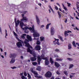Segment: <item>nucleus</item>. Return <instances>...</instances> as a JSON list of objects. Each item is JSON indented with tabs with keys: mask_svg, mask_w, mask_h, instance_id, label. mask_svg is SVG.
I'll list each match as a JSON object with an SVG mask.
<instances>
[{
	"mask_svg": "<svg viewBox=\"0 0 79 79\" xmlns=\"http://www.w3.org/2000/svg\"><path fill=\"white\" fill-rule=\"evenodd\" d=\"M10 55V58H12L11 61L10 62V63L11 64L14 63L15 62V58L16 57V54L15 53L11 54Z\"/></svg>",
	"mask_w": 79,
	"mask_h": 79,
	"instance_id": "nucleus-1",
	"label": "nucleus"
},
{
	"mask_svg": "<svg viewBox=\"0 0 79 79\" xmlns=\"http://www.w3.org/2000/svg\"><path fill=\"white\" fill-rule=\"evenodd\" d=\"M27 39H26L24 41V44H29V41H32V38H31V36L29 35H27Z\"/></svg>",
	"mask_w": 79,
	"mask_h": 79,
	"instance_id": "nucleus-2",
	"label": "nucleus"
},
{
	"mask_svg": "<svg viewBox=\"0 0 79 79\" xmlns=\"http://www.w3.org/2000/svg\"><path fill=\"white\" fill-rule=\"evenodd\" d=\"M26 47H28L27 48V52H29L30 54L32 55V53H34V52L32 53L31 50L30 49V48H31V49H32V47L30 45V44H25Z\"/></svg>",
	"mask_w": 79,
	"mask_h": 79,
	"instance_id": "nucleus-3",
	"label": "nucleus"
},
{
	"mask_svg": "<svg viewBox=\"0 0 79 79\" xmlns=\"http://www.w3.org/2000/svg\"><path fill=\"white\" fill-rule=\"evenodd\" d=\"M23 29L24 31H26V30H27V29H29L31 31H32L33 32H34L35 31V30H34V26L32 27H27L23 28Z\"/></svg>",
	"mask_w": 79,
	"mask_h": 79,
	"instance_id": "nucleus-4",
	"label": "nucleus"
},
{
	"mask_svg": "<svg viewBox=\"0 0 79 79\" xmlns=\"http://www.w3.org/2000/svg\"><path fill=\"white\" fill-rule=\"evenodd\" d=\"M52 76V73L49 71L47 72L45 74V77L47 78L51 77Z\"/></svg>",
	"mask_w": 79,
	"mask_h": 79,
	"instance_id": "nucleus-5",
	"label": "nucleus"
},
{
	"mask_svg": "<svg viewBox=\"0 0 79 79\" xmlns=\"http://www.w3.org/2000/svg\"><path fill=\"white\" fill-rule=\"evenodd\" d=\"M32 55L34 57H32L30 58L31 60V61H34L37 60V58H36V57H37L36 54H35V53H33Z\"/></svg>",
	"mask_w": 79,
	"mask_h": 79,
	"instance_id": "nucleus-6",
	"label": "nucleus"
},
{
	"mask_svg": "<svg viewBox=\"0 0 79 79\" xmlns=\"http://www.w3.org/2000/svg\"><path fill=\"white\" fill-rule=\"evenodd\" d=\"M23 43H24V42H23V41H19V42H18L17 43L16 45L17 46V47H18V48H20V47H22V46H23V45H22V43L23 44Z\"/></svg>",
	"mask_w": 79,
	"mask_h": 79,
	"instance_id": "nucleus-7",
	"label": "nucleus"
},
{
	"mask_svg": "<svg viewBox=\"0 0 79 79\" xmlns=\"http://www.w3.org/2000/svg\"><path fill=\"white\" fill-rule=\"evenodd\" d=\"M14 21L15 23V27H17L18 25L19 24V20H17V21H16V18H15V19Z\"/></svg>",
	"mask_w": 79,
	"mask_h": 79,
	"instance_id": "nucleus-8",
	"label": "nucleus"
},
{
	"mask_svg": "<svg viewBox=\"0 0 79 79\" xmlns=\"http://www.w3.org/2000/svg\"><path fill=\"white\" fill-rule=\"evenodd\" d=\"M42 59L44 60H45V64L46 65H48V64H49V61H48V58L47 57L43 58Z\"/></svg>",
	"mask_w": 79,
	"mask_h": 79,
	"instance_id": "nucleus-9",
	"label": "nucleus"
},
{
	"mask_svg": "<svg viewBox=\"0 0 79 79\" xmlns=\"http://www.w3.org/2000/svg\"><path fill=\"white\" fill-rule=\"evenodd\" d=\"M33 35L34 37H39V36H40V35H39V34H38V33L35 32V31L34 32H33Z\"/></svg>",
	"mask_w": 79,
	"mask_h": 79,
	"instance_id": "nucleus-10",
	"label": "nucleus"
},
{
	"mask_svg": "<svg viewBox=\"0 0 79 79\" xmlns=\"http://www.w3.org/2000/svg\"><path fill=\"white\" fill-rule=\"evenodd\" d=\"M55 40L53 41L54 44L55 45H56V44H57V45H60V43H59V42H58V41H59V40L58 39H56L55 38Z\"/></svg>",
	"mask_w": 79,
	"mask_h": 79,
	"instance_id": "nucleus-11",
	"label": "nucleus"
},
{
	"mask_svg": "<svg viewBox=\"0 0 79 79\" xmlns=\"http://www.w3.org/2000/svg\"><path fill=\"white\" fill-rule=\"evenodd\" d=\"M41 48L40 47V46L39 45H36L35 47V49L36 50H37V51H39V50H40Z\"/></svg>",
	"mask_w": 79,
	"mask_h": 79,
	"instance_id": "nucleus-12",
	"label": "nucleus"
},
{
	"mask_svg": "<svg viewBox=\"0 0 79 79\" xmlns=\"http://www.w3.org/2000/svg\"><path fill=\"white\" fill-rule=\"evenodd\" d=\"M19 25L21 28H22V29H23V26L24 25V23H23V21H21V20H20V21H19Z\"/></svg>",
	"mask_w": 79,
	"mask_h": 79,
	"instance_id": "nucleus-13",
	"label": "nucleus"
},
{
	"mask_svg": "<svg viewBox=\"0 0 79 79\" xmlns=\"http://www.w3.org/2000/svg\"><path fill=\"white\" fill-rule=\"evenodd\" d=\"M54 65L56 68H59V67L60 66V64H59L58 62H54Z\"/></svg>",
	"mask_w": 79,
	"mask_h": 79,
	"instance_id": "nucleus-14",
	"label": "nucleus"
},
{
	"mask_svg": "<svg viewBox=\"0 0 79 79\" xmlns=\"http://www.w3.org/2000/svg\"><path fill=\"white\" fill-rule=\"evenodd\" d=\"M51 34L52 35H54L55 33V31H54V28L52 27L51 29Z\"/></svg>",
	"mask_w": 79,
	"mask_h": 79,
	"instance_id": "nucleus-15",
	"label": "nucleus"
},
{
	"mask_svg": "<svg viewBox=\"0 0 79 79\" xmlns=\"http://www.w3.org/2000/svg\"><path fill=\"white\" fill-rule=\"evenodd\" d=\"M36 18L37 23L38 24H40V20H39V17H38V16H37V15H36Z\"/></svg>",
	"mask_w": 79,
	"mask_h": 79,
	"instance_id": "nucleus-16",
	"label": "nucleus"
},
{
	"mask_svg": "<svg viewBox=\"0 0 79 79\" xmlns=\"http://www.w3.org/2000/svg\"><path fill=\"white\" fill-rule=\"evenodd\" d=\"M28 20V19H27V17H23L22 19H20V21H27Z\"/></svg>",
	"mask_w": 79,
	"mask_h": 79,
	"instance_id": "nucleus-17",
	"label": "nucleus"
},
{
	"mask_svg": "<svg viewBox=\"0 0 79 79\" xmlns=\"http://www.w3.org/2000/svg\"><path fill=\"white\" fill-rule=\"evenodd\" d=\"M26 36V34H23L21 35V37L23 39H25V36Z\"/></svg>",
	"mask_w": 79,
	"mask_h": 79,
	"instance_id": "nucleus-18",
	"label": "nucleus"
},
{
	"mask_svg": "<svg viewBox=\"0 0 79 79\" xmlns=\"http://www.w3.org/2000/svg\"><path fill=\"white\" fill-rule=\"evenodd\" d=\"M35 77L36 78H37V79H42V77L41 76H38L37 75L35 76Z\"/></svg>",
	"mask_w": 79,
	"mask_h": 79,
	"instance_id": "nucleus-19",
	"label": "nucleus"
},
{
	"mask_svg": "<svg viewBox=\"0 0 79 79\" xmlns=\"http://www.w3.org/2000/svg\"><path fill=\"white\" fill-rule=\"evenodd\" d=\"M68 48L69 50H71V49L72 48V46L71 44H69L68 45Z\"/></svg>",
	"mask_w": 79,
	"mask_h": 79,
	"instance_id": "nucleus-20",
	"label": "nucleus"
},
{
	"mask_svg": "<svg viewBox=\"0 0 79 79\" xmlns=\"http://www.w3.org/2000/svg\"><path fill=\"white\" fill-rule=\"evenodd\" d=\"M50 60L51 64H53L54 63V61H53V60H52V57L50 58Z\"/></svg>",
	"mask_w": 79,
	"mask_h": 79,
	"instance_id": "nucleus-21",
	"label": "nucleus"
},
{
	"mask_svg": "<svg viewBox=\"0 0 79 79\" xmlns=\"http://www.w3.org/2000/svg\"><path fill=\"white\" fill-rule=\"evenodd\" d=\"M63 59H59V58H56V61H62V60H63Z\"/></svg>",
	"mask_w": 79,
	"mask_h": 79,
	"instance_id": "nucleus-22",
	"label": "nucleus"
},
{
	"mask_svg": "<svg viewBox=\"0 0 79 79\" xmlns=\"http://www.w3.org/2000/svg\"><path fill=\"white\" fill-rule=\"evenodd\" d=\"M58 38H59V39H60V40H61L62 41V42H63V41H64V40H63V38H62L61 37V36H60V35H58Z\"/></svg>",
	"mask_w": 79,
	"mask_h": 79,
	"instance_id": "nucleus-23",
	"label": "nucleus"
},
{
	"mask_svg": "<svg viewBox=\"0 0 79 79\" xmlns=\"http://www.w3.org/2000/svg\"><path fill=\"white\" fill-rule=\"evenodd\" d=\"M40 41H44V39H45V37L42 36L40 37Z\"/></svg>",
	"mask_w": 79,
	"mask_h": 79,
	"instance_id": "nucleus-24",
	"label": "nucleus"
},
{
	"mask_svg": "<svg viewBox=\"0 0 79 79\" xmlns=\"http://www.w3.org/2000/svg\"><path fill=\"white\" fill-rule=\"evenodd\" d=\"M57 13L59 15V18H61V14H60V11H58Z\"/></svg>",
	"mask_w": 79,
	"mask_h": 79,
	"instance_id": "nucleus-25",
	"label": "nucleus"
},
{
	"mask_svg": "<svg viewBox=\"0 0 79 79\" xmlns=\"http://www.w3.org/2000/svg\"><path fill=\"white\" fill-rule=\"evenodd\" d=\"M32 64L33 65H34V66H36V65L37 64V63L36 62H32Z\"/></svg>",
	"mask_w": 79,
	"mask_h": 79,
	"instance_id": "nucleus-26",
	"label": "nucleus"
},
{
	"mask_svg": "<svg viewBox=\"0 0 79 79\" xmlns=\"http://www.w3.org/2000/svg\"><path fill=\"white\" fill-rule=\"evenodd\" d=\"M36 69L38 71H40V69H41V67L40 66H39Z\"/></svg>",
	"mask_w": 79,
	"mask_h": 79,
	"instance_id": "nucleus-27",
	"label": "nucleus"
},
{
	"mask_svg": "<svg viewBox=\"0 0 79 79\" xmlns=\"http://www.w3.org/2000/svg\"><path fill=\"white\" fill-rule=\"evenodd\" d=\"M64 73L66 76H68V72L67 71H64Z\"/></svg>",
	"mask_w": 79,
	"mask_h": 79,
	"instance_id": "nucleus-28",
	"label": "nucleus"
},
{
	"mask_svg": "<svg viewBox=\"0 0 79 79\" xmlns=\"http://www.w3.org/2000/svg\"><path fill=\"white\" fill-rule=\"evenodd\" d=\"M73 66H74V65L73 64H70L69 67V69H71V68H72Z\"/></svg>",
	"mask_w": 79,
	"mask_h": 79,
	"instance_id": "nucleus-29",
	"label": "nucleus"
},
{
	"mask_svg": "<svg viewBox=\"0 0 79 79\" xmlns=\"http://www.w3.org/2000/svg\"><path fill=\"white\" fill-rule=\"evenodd\" d=\"M72 44L75 47H76V43L75 42V41H73L72 43Z\"/></svg>",
	"mask_w": 79,
	"mask_h": 79,
	"instance_id": "nucleus-30",
	"label": "nucleus"
},
{
	"mask_svg": "<svg viewBox=\"0 0 79 79\" xmlns=\"http://www.w3.org/2000/svg\"><path fill=\"white\" fill-rule=\"evenodd\" d=\"M51 24V23H50L49 24H48L46 26V29H48V27H49V25H50Z\"/></svg>",
	"mask_w": 79,
	"mask_h": 79,
	"instance_id": "nucleus-31",
	"label": "nucleus"
},
{
	"mask_svg": "<svg viewBox=\"0 0 79 79\" xmlns=\"http://www.w3.org/2000/svg\"><path fill=\"white\" fill-rule=\"evenodd\" d=\"M21 78L22 79H27V77H25L23 75L21 77Z\"/></svg>",
	"mask_w": 79,
	"mask_h": 79,
	"instance_id": "nucleus-32",
	"label": "nucleus"
},
{
	"mask_svg": "<svg viewBox=\"0 0 79 79\" xmlns=\"http://www.w3.org/2000/svg\"><path fill=\"white\" fill-rule=\"evenodd\" d=\"M37 58L38 61H41V58H40V57L38 56Z\"/></svg>",
	"mask_w": 79,
	"mask_h": 79,
	"instance_id": "nucleus-33",
	"label": "nucleus"
},
{
	"mask_svg": "<svg viewBox=\"0 0 79 79\" xmlns=\"http://www.w3.org/2000/svg\"><path fill=\"white\" fill-rule=\"evenodd\" d=\"M35 75H37L36 76H37L38 75V73H37V72L35 71L33 72V73Z\"/></svg>",
	"mask_w": 79,
	"mask_h": 79,
	"instance_id": "nucleus-34",
	"label": "nucleus"
},
{
	"mask_svg": "<svg viewBox=\"0 0 79 79\" xmlns=\"http://www.w3.org/2000/svg\"><path fill=\"white\" fill-rule=\"evenodd\" d=\"M27 77H29V78L30 79H31V76L30 74H29V73H28L27 74Z\"/></svg>",
	"mask_w": 79,
	"mask_h": 79,
	"instance_id": "nucleus-35",
	"label": "nucleus"
},
{
	"mask_svg": "<svg viewBox=\"0 0 79 79\" xmlns=\"http://www.w3.org/2000/svg\"><path fill=\"white\" fill-rule=\"evenodd\" d=\"M66 32V31H65V33H64V35H65V37H66L67 36H68V34Z\"/></svg>",
	"mask_w": 79,
	"mask_h": 79,
	"instance_id": "nucleus-36",
	"label": "nucleus"
},
{
	"mask_svg": "<svg viewBox=\"0 0 79 79\" xmlns=\"http://www.w3.org/2000/svg\"><path fill=\"white\" fill-rule=\"evenodd\" d=\"M36 44H37V45H40V41H37Z\"/></svg>",
	"mask_w": 79,
	"mask_h": 79,
	"instance_id": "nucleus-37",
	"label": "nucleus"
},
{
	"mask_svg": "<svg viewBox=\"0 0 79 79\" xmlns=\"http://www.w3.org/2000/svg\"><path fill=\"white\" fill-rule=\"evenodd\" d=\"M14 34L15 35L16 38V37H18V36L17 35V34L15 33L14 31Z\"/></svg>",
	"mask_w": 79,
	"mask_h": 79,
	"instance_id": "nucleus-38",
	"label": "nucleus"
},
{
	"mask_svg": "<svg viewBox=\"0 0 79 79\" xmlns=\"http://www.w3.org/2000/svg\"><path fill=\"white\" fill-rule=\"evenodd\" d=\"M16 39H17L18 40V41H19V42H23V41H21V40L19 39L18 37H16Z\"/></svg>",
	"mask_w": 79,
	"mask_h": 79,
	"instance_id": "nucleus-39",
	"label": "nucleus"
},
{
	"mask_svg": "<svg viewBox=\"0 0 79 79\" xmlns=\"http://www.w3.org/2000/svg\"><path fill=\"white\" fill-rule=\"evenodd\" d=\"M67 59V60H69V61H73V59H71V58H68Z\"/></svg>",
	"mask_w": 79,
	"mask_h": 79,
	"instance_id": "nucleus-40",
	"label": "nucleus"
},
{
	"mask_svg": "<svg viewBox=\"0 0 79 79\" xmlns=\"http://www.w3.org/2000/svg\"><path fill=\"white\" fill-rule=\"evenodd\" d=\"M24 75L25 76H27V73H26V71L24 72Z\"/></svg>",
	"mask_w": 79,
	"mask_h": 79,
	"instance_id": "nucleus-41",
	"label": "nucleus"
},
{
	"mask_svg": "<svg viewBox=\"0 0 79 79\" xmlns=\"http://www.w3.org/2000/svg\"><path fill=\"white\" fill-rule=\"evenodd\" d=\"M66 32H67V33H71L72 32V31H70L68 30L66 31Z\"/></svg>",
	"mask_w": 79,
	"mask_h": 79,
	"instance_id": "nucleus-42",
	"label": "nucleus"
},
{
	"mask_svg": "<svg viewBox=\"0 0 79 79\" xmlns=\"http://www.w3.org/2000/svg\"><path fill=\"white\" fill-rule=\"evenodd\" d=\"M41 58H43L42 59H43V58H45V57H44V54L41 55Z\"/></svg>",
	"mask_w": 79,
	"mask_h": 79,
	"instance_id": "nucleus-43",
	"label": "nucleus"
},
{
	"mask_svg": "<svg viewBox=\"0 0 79 79\" xmlns=\"http://www.w3.org/2000/svg\"><path fill=\"white\" fill-rule=\"evenodd\" d=\"M5 34H6V36H7L8 35V34L7 33V31L6 30H5Z\"/></svg>",
	"mask_w": 79,
	"mask_h": 79,
	"instance_id": "nucleus-44",
	"label": "nucleus"
},
{
	"mask_svg": "<svg viewBox=\"0 0 79 79\" xmlns=\"http://www.w3.org/2000/svg\"><path fill=\"white\" fill-rule=\"evenodd\" d=\"M77 9H79V5L77 4Z\"/></svg>",
	"mask_w": 79,
	"mask_h": 79,
	"instance_id": "nucleus-45",
	"label": "nucleus"
},
{
	"mask_svg": "<svg viewBox=\"0 0 79 79\" xmlns=\"http://www.w3.org/2000/svg\"><path fill=\"white\" fill-rule=\"evenodd\" d=\"M64 10H65L66 11H67V10H68V9H67V8H66V7H64Z\"/></svg>",
	"mask_w": 79,
	"mask_h": 79,
	"instance_id": "nucleus-46",
	"label": "nucleus"
},
{
	"mask_svg": "<svg viewBox=\"0 0 79 79\" xmlns=\"http://www.w3.org/2000/svg\"><path fill=\"white\" fill-rule=\"evenodd\" d=\"M67 4L68 5V6H69H69H71V4L70 3H67Z\"/></svg>",
	"mask_w": 79,
	"mask_h": 79,
	"instance_id": "nucleus-47",
	"label": "nucleus"
},
{
	"mask_svg": "<svg viewBox=\"0 0 79 79\" xmlns=\"http://www.w3.org/2000/svg\"><path fill=\"white\" fill-rule=\"evenodd\" d=\"M55 8L56 10H58V7H57V6H56L55 7Z\"/></svg>",
	"mask_w": 79,
	"mask_h": 79,
	"instance_id": "nucleus-48",
	"label": "nucleus"
},
{
	"mask_svg": "<svg viewBox=\"0 0 79 79\" xmlns=\"http://www.w3.org/2000/svg\"><path fill=\"white\" fill-rule=\"evenodd\" d=\"M54 56L55 57H56V58H58V56L56 54L54 55Z\"/></svg>",
	"mask_w": 79,
	"mask_h": 79,
	"instance_id": "nucleus-49",
	"label": "nucleus"
},
{
	"mask_svg": "<svg viewBox=\"0 0 79 79\" xmlns=\"http://www.w3.org/2000/svg\"><path fill=\"white\" fill-rule=\"evenodd\" d=\"M25 14H22V18H23V17H24V15Z\"/></svg>",
	"mask_w": 79,
	"mask_h": 79,
	"instance_id": "nucleus-50",
	"label": "nucleus"
},
{
	"mask_svg": "<svg viewBox=\"0 0 79 79\" xmlns=\"http://www.w3.org/2000/svg\"><path fill=\"white\" fill-rule=\"evenodd\" d=\"M55 52H59V49H56L55 50Z\"/></svg>",
	"mask_w": 79,
	"mask_h": 79,
	"instance_id": "nucleus-51",
	"label": "nucleus"
},
{
	"mask_svg": "<svg viewBox=\"0 0 79 79\" xmlns=\"http://www.w3.org/2000/svg\"><path fill=\"white\" fill-rule=\"evenodd\" d=\"M56 73H57V74H59V75H60V72H58V71H57L56 72Z\"/></svg>",
	"mask_w": 79,
	"mask_h": 79,
	"instance_id": "nucleus-52",
	"label": "nucleus"
},
{
	"mask_svg": "<svg viewBox=\"0 0 79 79\" xmlns=\"http://www.w3.org/2000/svg\"><path fill=\"white\" fill-rule=\"evenodd\" d=\"M41 61H38V64H39V65H40V62Z\"/></svg>",
	"mask_w": 79,
	"mask_h": 79,
	"instance_id": "nucleus-53",
	"label": "nucleus"
},
{
	"mask_svg": "<svg viewBox=\"0 0 79 79\" xmlns=\"http://www.w3.org/2000/svg\"><path fill=\"white\" fill-rule=\"evenodd\" d=\"M11 68H12V69H15V68H16V67H11Z\"/></svg>",
	"mask_w": 79,
	"mask_h": 79,
	"instance_id": "nucleus-54",
	"label": "nucleus"
},
{
	"mask_svg": "<svg viewBox=\"0 0 79 79\" xmlns=\"http://www.w3.org/2000/svg\"><path fill=\"white\" fill-rule=\"evenodd\" d=\"M70 76L69 77L70 79H72V78L73 77V76H72L71 75H70Z\"/></svg>",
	"mask_w": 79,
	"mask_h": 79,
	"instance_id": "nucleus-55",
	"label": "nucleus"
},
{
	"mask_svg": "<svg viewBox=\"0 0 79 79\" xmlns=\"http://www.w3.org/2000/svg\"><path fill=\"white\" fill-rule=\"evenodd\" d=\"M31 72H32V73H33V72L34 71V70L33 69H31Z\"/></svg>",
	"mask_w": 79,
	"mask_h": 79,
	"instance_id": "nucleus-56",
	"label": "nucleus"
},
{
	"mask_svg": "<svg viewBox=\"0 0 79 79\" xmlns=\"http://www.w3.org/2000/svg\"><path fill=\"white\" fill-rule=\"evenodd\" d=\"M67 21H68V20H67V19H65V20L64 21V22L65 23H67Z\"/></svg>",
	"mask_w": 79,
	"mask_h": 79,
	"instance_id": "nucleus-57",
	"label": "nucleus"
},
{
	"mask_svg": "<svg viewBox=\"0 0 79 79\" xmlns=\"http://www.w3.org/2000/svg\"><path fill=\"white\" fill-rule=\"evenodd\" d=\"M15 29H16V32H18V28L15 27Z\"/></svg>",
	"mask_w": 79,
	"mask_h": 79,
	"instance_id": "nucleus-58",
	"label": "nucleus"
},
{
	"mask_svg": "<svg viewBox=\"0 0 79 79\" xmlns=\"http://www.w3.org/2000/svg\"><path fill=\"white\" fill-rule=\"evenodd\" d=\"M50 10H51L53 12V13H54V11H53V9H52V8H51Z\"/></svg>",
	"mask_w": 79,
	"mask_h": 79,
	"instance_id": "nucleus-59",
	"label": "nucleus"
},
{
	"mask_svg": "<svg viewBox=\"0 0 79 79\" xmlns=\"http://www.w3.org/2000/svg\"><path fill=\"white\" fill-rule=\"evenodd\" d=\"M75 29H76L77 30V31H79V29H78V28H77V27H75Z\"/></svg>",
	"mask_w": 79,
	"mask_h": 79,
	"instance_id": "nucleus-60",
	"label": "nucleus"
},
{
	"mask_svg": "<svg viewBox=\"0 0 79 79\" xmlns=\"http://www.w3.org/2000/svg\"><path fill=\"white\" fill-rule=\"evenodd\" d=\"M44 2L45 3H47V2H48V1L46 0H44Z\"/></svg>",
	"mask_w": 79,
	"mask_h": 79,
	"instance_id": "nucleus-61",
	"label": "nucleus"
},
{
	"mask_svg": "<svg viewBox=\"0 0 79 79\" xmlns=\"http://www.w3.org/2000/svg\"><path fill=\"white\" fill-rule=\"evenodd\" d=\"M56 4L57 5H58L59 6H60V4H59V3H57Z\"/></svg>",
	"mask_w": 79,
	"mask_h": 79,
	"instance_id": "nucleus-62",
	"label": "nucleus"
},
{
	"mask_svg": "<svg viewBox=\"0 0 79 79\" xmlns=\"http://www.w3.org/2000/svg\"><path fill=\"white\" fill-rule=\"evenodd\" d=\"M48 7L49 8L51 9H52V7H51V6H48Z\"/></svg>",
	"mask_w": 79,
	"mask_h": 79,
	"instance_id": "nucleus-63",
	"label": "nucleus"
},
{
	"mask_svg": "<svg viewBox=\"0 0 79 79\" xmlns=\"http://www.w3.org/2000/svg\"><path fill=\"white\" fill-rule=\"evenodd\" d=\"M66 78L64 76L62 77V79H65Z\"/></svg>",
	"mask_w": 79,
	"mask_h": 79,
	"instance_id": "nucleus-64",
	"label": "nucleus"
}]
</instances>
